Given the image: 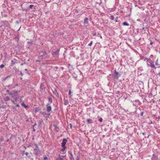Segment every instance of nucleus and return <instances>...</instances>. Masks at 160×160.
<instances>
[{
	"label": "nucleus",
	"mask_w": 160,
	"mask_h": 160,
	"mask_svg": "<svg viewBox=\"0 0 160 160\" xmlns=\"http://www.w3.org/2000/svg\"><path fill=\"white\" fill-rule=\"evenodd\" d=\"M44 88V84L43 83H42L40 85V89L41 90H43Z\"/></svg>",
	"instance_id": "obj_15"
},
{
	"label": "nucleus",
	"mask_w": 160,
	"mask_h": 160,
	"mask_svg": "<svg viewBox=\"0 0 160 160\" xmlns=\"http://www.w3.org/2000/svg\"><path fill=\"white\" fill-rule=\"evenodd\" d=\"M67 142V140L66 138H64L62 140V142L61 144V146L62 147H64V146H65V144L66 142Z\"/></svg>",
	"instance_id": "obj_5"
},
{
	"label": "nucleus",
	"mask_w": 160,
	"mask_h": 160,
	"mask_svg": "<svg viewBox=\"0 0 160 160\" xmlns=\"http://www.w3.org/2000/svg\"><path fill=\"white\" fill-rule=\"evenodd\" d=\"M153 43L151 41V42H150V44L151 45H152V44H153Z\"/></svg>",
	"instance_id": "obj_40"
},
{
	"label": "nucleus",
	"mask_w": 160,
	"mask_h": 160,
	"mask_svg": "<svg viewBox=\"0 0 160 160\" xmlns=\"http://www.w3.org/2000/svg\"><path fill=\"white\" fill-rule=\"evenodd\" d=\"M12 102H13L14 103H15V102L14 101L12 100L11 101Z\"/></svg>",
	"instance_id": "obj_51"
},
{
	"label": "nucleus",
	"mask_w": 160,
	"mask_h": 160,
	"mask_svg": "<svg viewBox=\"0 0 160 160\" xmlns=\"http://www.w3.org/2000/svg\"><path fill=\"white\" fill-rule=\"evenodd\" d=\"M70 128H72V125L71 124H70Z\"/></svg>",
	"instance_id": "obj_52"
},
{
	"label": "nucleus",
	"mask_w": 160,
	"mask_h": 160,
	"mask_svg": "<svg viewBox=\"0 0 160 160\" xmlns=\"http://www.w3.org/2000/svg\"><path fill=\"white\" fill-rule=\"evenodd\" d=\"M143 112H141V113H140L141 116H143Z\"/></svg>",
	"instance_id": "obj_35"
},
{
	"label": "nucleus",
	"mask_w": 160,
	"mask_h": 160,
	"mask_svg": "<svg viewBox=\"0 0 160 160\" xmlns=\"http://www.w3.org/2000/svg\"><path fill=\"white\" fill-rule=\"evenodd\" d=\"M9 141V139H7V142H8Z\"/></svg>",
	"instance_id": "obj_56"
},
{
	"label": "nucleus",
	"mask_w": 160,
	"mask_h": 160,
	"mask_svg": "<svg viewBox=\"0 0 160 160\" xmlns=\"http://www.w3.org/2000/svg\"><path fill=\"white\" fill-rule=\"evenodd\" d=\"M137 21H140V19H138V20H137Z\"/></svg>",
	"instance_id": "obj_61"
},
{
	"label": "nucleus",
	"mask_w": 160,
	"mask_h": 160,
	"mask_svg": "<svg viewBox=\"0 0 160 160\" xmlns=\"http://www.w3.org/2000/svg\"><path fill=\"white\" fill-rule=\"evenodd\" d=\"M54 127L55 130L58 131V130L59 129V128L56 125H54Z\"/></svg>",
	"instance_id": "obj_20"
},
{
	"label": "nucleus",
	"mask_w": 160,
	"mask_h": 160,
	"mask_svg": "<svg viewBox=\"0 0 160 160\" xmlns=\"http://www.w3.org/2000/svg\"><path fill=\"white\" fill-rule=\"evenodd\" d=\"M110 19L111 20H113L114 19V17L113 15H111L110 17Z\"/></svg>",
	"instance_id": "obj_24"
},
{
	"label": "nucleus",
	"mask_w": 160,
	"mask_h": 160,
	"mask_svg": "<svg viewBox=\"0 0 160 160\" xmlns=\"http://www.w3.org/2000/svg\"><path fill=\"white\" fill-rule=\"evenodd\" d=\"M64 105H67L68 104L69 102L68 101V100L67 99H66L65 98H64Z\"/></svg>",
	"instance_id": "obj_10"
},
{
	"label": "nucleus",
	"mask_w": 160,
	"mask_h": 160,
	"mask_svg": "<svg viewBox=\"0 0 160 160\" xmlns=\"http://www.w3.org/2000/svg\"><path fill=\"white\" fill-rule=\"evenodd\" d=\"M102 118H100L99 119V121L100 122H102Z\"/></svg>",
	"instance_id": "obj_37"
},
{
	"label": "nucleus",
	"mask_w": 160,
	"mask_h": 160,
	"mask_svg": "<svg viewBox=\"0 0 160 160\" xmlns=\"http://www.w3.org/2000/svg\"><path fill=\"white\" fill-rule=\"evenodd\" d=\"M25 151H24V150H23V151H22V153L23 154H24V153H25Z\"/></svg>",
	"instance_id": "obj_44"
},
{
	"label": "nucleus",
	"mask_w": 160,
	"mask_h": 160,
	"mask_svg": "<svg viewBox=\"0 0 160 160\" xmlns=\"http://www.w3.org/2000/svg\"><path fill=\"white\" fill-rule=\"evenodd\" d=\"M62 147V148L61 149V151L62 152H63L66 149L67 147L66 146H64V147Z\"/></svg>",
	"instance_id": "obj_22"
},
{
	"label": "nucleus",
	"mask_w": 160,
	"mask_h": 160,
	"mask_svg": "<svg viewBox=\"0 0 160 160\" xmlns=\"http://www.w3.org/2000/svg\"><path fill=\"white\" fill-rule=\"evenodd\" d=\"M23 63H22V64H21V65L22 66L23 65Z\"/></svg>",
	"instance_id": "obj_59"
},
{
	"label": "nucleus",
	"mask_w": 160,
	"mask_h": 160,
	"mask_svg": "<svg viewBox=\"0 0 160 160\" xmlns=\"http://www.w3.org/2000/svg\"><path fill=\"white\" fill-rule=\"evenodd\" d=\"M53 93L56 96H58V94L56 90H55L53 92Z\"/></svg>",
	"instance_id": "obj_19"
},
{
	"label": "nucleus",
	"mask_w": 160,
	"mask_h": 160,
	"mask_svg": "<svg viewBox=\"0 0 160 160\" xmlns=\"http://www.w3.org/2000/svg\"><path fill=\"white\" fill-rule=\"evenodd\" d=\"M55 68H56V69L58 68V67H55Z\"/></svg>",
	"instance_id": "obj_57"
},
{
	"label": "nucleus",
	"mask_w": 160,
	"mask_h": 160,
	"mask_svg": "<svg viewBox=\"0 0 160 160\" xmlns=\"http://www.w3.org/2000/svg\"><path fill=\"white\" fill-rule=\"evenodd\" d=\"M3 141V138L2 137L1 138H0V142H2Z\"/></svg>",
	"instance_id": "obj_31"
},
{
	"label": "nucleus",
	"mask_w": 160,
	"mask_h": 160,
	"mask_svg": "<svg viewBox=\"0 0 160 160\" xmlns=\"http://www.w3.org/2000/svg\"><path fill=\"white\" fill-rule=\"evenodd\" d=\"M101 3H102V2H100V3L99 4V5H100Z\"/></svg>",
	"instance_id": "obj_62"
},
{
	"label": "nucleus",
	"mask_w": 160,
	"mask_h": 160,
	"mask_svg": "<svg viewBox=\"0 0 160 160\" xmlns=\"http://www.w3.org/2000/svg\"><path fill=\"white\" fill-rule=\"evenodd\" d=\"M21 105L22 107H24L25 108H26L27 107H28V106L26 105L24 102H22V103Z\"/></svg>",
	"instance_id": "obj_17"
},
{
	"label": "nucleus",
	"mask_w": 160,
	"mask_h": 160,
	"mask_svg": "<svg viewBox=\"0 0 160 160\" xmlns=\"http://www.w3.org/2000/svg\"><path fill=\"white\" fill-rule=\"evenodd\" d=\"M22 76H23V74L21 72H20Z\"/></svg>",
	"instance_id": "obj_47"
},
{
	"label": "nucleus",
	"mask_w": 160,
	"mask_h": 160,
	"mask_svg": "<svg viewBox=\"0 0 160 160\" xmlns=\"http://www.w3.org/2000/svg\"><path fill=\"white\" fill-rule=\"evenodd\" d=\"M118 18V17H117L115 18V22H118V20H117Z\"/></svg>",
	"instance_id": "obj_34"
},
{
	"label": "nucleus",
	"mask_w": 160,
	"mask_h": 160,
	"mask_svg": "<svg viewBox=\"0 0 160 160\" xmlns=\"http://www.w3.org/2000/svg\"><path fill=\"white\" fill-rule=\"evenodd\" d=\"M37 125V123H36L34 125H32V126L33 127L34 126Z\"/></svg>",
	"instance_id": "obj_41"
},
{
	"label": "nucleus",
	"mask_w": 160,
	"mask_h": 160,
	"mask_svg": "<svg viewBox=\"0 0 160 160\" xmlns=\"http://www.w3.org/2000/svg\"><path fill=\"white\" fill-rule=\"evenodd\" d=\"M48 100L49 102H50L51 103L52 102V98L51 97H49L48 98Z\"/></svg>",
	"instance_id": "obj_25"
},
{
	"label": "nucleus",
	"mask_w": 160,
	"mask_h": 160,
	"mask_svg": "<svg viewBox=\"0 0 160 160\" xmlns=\"http://www.w3.org/2000/svg\"><path fill=\"white\" fill-rule=\"evenodd\" d=\"M34 6V5H31L29 7V8H32Z\"/></svg>",
	"instance_id": "obj_33"
},
{
	"label": "nucleus",
	"mask_w": 160,
	"mask_h": 160,
	"mask_svg": "<svg viewBox=\"0 0 160 160\" xmlns=\"http://www.w3.org/2000/svg\"><path fill=\"white\" fill-rule=\"evenodd\" d=\"M75 12H76L77 13H78V10L76 9V10H75Z\"/></svg>",
	"instance_id": "obj_42"
},
{
	"label": "nucleus",
	"mask_w": 160,
	"mask_h": 160,
	"mask_svg": "<svg viewBox=\"0 0 160 160\" xmlns=\"http://www.w3.org/2000/svg\"><path fill=\"white\" fill-rule=\"evenodd\" d=\"M50 105L49 104H48L47 105V108L46 110L48 112H49L52 110L51 107Z\"/></svg>",
	"instance_id": "obj_7"
},
{
	"label": "nucleus",
	"mask_w": 160,
	"mask_h": 160,
	"mask_svg": "<svg viewBox=\"0 0 160 160\" xmlns=\"http://www.w3.org/2000/svg\"><path fill=\"white\" fill-rule=\"evenodd\" d=\"M69 95H70V98H71V96H72V95L71 94V90H70L69 92Z\"/></svg>",
	"instance_id": "obj_27"
},
{
	"label": "nucleus",
	"mask_w": 160,
	"mask_h": 160,
	"mask_svg": "<svg viewBox=\"0 0 160 160\" xmlns=\"http://www.w3.org/2000/svg\"><path fill=\"white\" fill-rule=\"evenodd\" d=\"M25 154L27 156H28V154H29L27 152H26Z\"/></svg>",
	"instance_id": "obj_38"
},
{
	"label": "nucleus",
	"mask_w": 160,
	"mask_h": 160,
	"mask_svg": "<svg viewBox=\"0 0 160 160\" xmlns=\"http://www.w3.org/2000/svg\"><path fill=\"white\" fill-rule=\"evenodd\" d=\"M31 159L32 160H33V159L32 158Z\"/></svg>",
	"instance_id": "obj_64"
},
{
	"label": "nucleus",
	"mask_w": 160,
	"mask_h": 160,
	"mask_svg": "<svg viewBox=\"0 0 160 160\" xmlns=\"http://www.w3.org/2000/svg\"><path fill=\"white\" fill-rule=\"evenodd\" d=\"M6 92L8 93L9 92V91L8 90H7Z\"/></svg>",
	"instance_id": "obj_45"
},
{
	"label": "nucleus",
	"mask_w": 160,
	"mask_h": 160,
	"mask_svg": "<svg viewBox=\"0 0 160 160\" xmlns=\"http://www.w3.org/2000/svg\"><path fill=\"white\" fill-rule=\"evenodd\" d=\"M35 129L34 128H33V131L35 132Z\"/></svg>",
	"instance_id": "obj_49"
},
{
	"label": "nucleus",
	"mask_w": 160,
	"mask_h": 160,
	"mask_svg": "<svg viewBox=\"0 0 160 160\" xmlns=\"http://www.w3.org/2000/svg\"><path fill=\"white\" fill-rule=\"evenodd\" d=\"M28 43H30V44H31L32 43V42H28Z\"/></svg>",
	"instance_id": "obj_50"
},
{
	"label": "nucleus",
	"mask_w": 160,
	"mask_h": 160,
	"mask_svg": "<svg viewBox=\"0 0 160 160\" xmlns=\"http://www.w3.org/2000/svg\"><path fill=\"white\" fill-rule=\"evenodd\" d=\"M97 35L96 34V33H94V34L93 35V36H96Z\"/></svg>",
	"instance_id": "obj_46"
},
{
	"label": "nucleus",
	"mask_w": 160,
	"mask_h": 160,
	"mask_svg": "<svg viewBox=\"0 0 160 160\" xmlns=\"http://www.w3.org/2000/svg\"><path fill=\"white\" fill-rule=\"evenodd\" d=\"M43 160H48V157L46 156V155H44L43 156Z\"/></svg>",
	"instance_id": "obj_23"
},
{
	"label": "nucleus",
	"mask_w": 160,
	"mask_h": 160,
	"mask_svg": "<svg viewBox=\"0 0 160 160\" xmlns=\"http://www.w3.org/2000/svg\"><path fill=\"white\" fill-rule=\"evenodd\" d=\"M8 94H9V95H12V93H9H9H8Z\"/></svg>",
	"instance_id": "obj_48"
},
{
	"label": "nucleus",
	"mask_w": 160,
	"mask_h": 160,
	"mask_svg": "<svg viewBox=\"0 0 160 160\" xmlns=\"http://www.w3.org/2000/svg\"><path fill=\"white\" fill-rule=\"evenodd\" d=\"M68 152L70 154L71 157L70 158V159H71L72 158L73 160L74 159V158L73 157V156L72 154V153L71 151H69Z\"/></svg>",
	"instance_id": "obj_14"
},
{
	"label": "nucleus",
	"mask_w": 160,
	"mask_h": 160,
	"mask_svg": "<svg viewBox=\"0 0 160 160\" xmlns=\"http://www.w3.org/2000/svg\"><path fill=\"white\" fill-rule=\"evenodd\" d=\"M10 98L8 96H7L3 98V100L5 101H7L10 100Z\"/></svg>",
	"instance_id": "obj_13"
},
{
	"label": "nucleus",
	"mask_w": 160,
	"mask_h": 160,
	"mask_svg": "<svg viewBox=\"0 0 160 160\" xmlns=\"http://www.w3.org/2000/svg\"><path fill=\"white\" fill-rule=\"evenodd\" d=\"M12 97H14V96H16L18 95V92L17 91L14 92L13 93H12Z\"/></svg>",
	"instance_id": "obj_12"
},
{
	"label": "nucleus",
	"mask_w": 160,
	"mask_h": 160,
	"mask_svg": "<svg viewBox=\"0 0 160 160\" xmlns=\"http://www.w3.org/2000/svg\"><path fill=\"white\" fill-rule=\"evenodd\" d=\"M59 51V49H58L56 51L52 52V54L54 57H58Z\"/></svg>",
	"instance_id": "obj_4"
},
{
	"label": "nucleus",
	"mask_w": 160,
	"mask_h": 160,
	"mask_svg": "<svg viewBox=\"0 0 160 160\" xmlns=\"http://www.w3.org/2000/svg\"><path fill=\"white\" fill-rule=\"evenodd\" d=\"M148 59H149L148 58H145V59H144V60L145 61L146 60H147V62H148Z\"/></svg>",
	"instance_id": "obj_36"
},
{
	"label": "nucleus",
	"mask_w": 160,
	"mask_h": 160,
	"mask_svg": "<svg viewBox=\"0 0 160 160\" xmlns=\"http://www.w3.org/2000/svg\"><path fill=\"white\" fill-rule=\"evenodd\" d=\"M16 62L14 61L13 60H12L11 61V66H12L14 64H16Z\"/></svg>",
	"instance_id": "obj_16"
},
{
	"label": "nucleus",
	"mask_w": 160,
	"mask_h": 160,
	"mask_svg": "<svg viewBox=\"0 0 160 160\" xmlns=\"http://www.w3.org/2000/svg\"><path fill=\"white\" fill-rule=\"evenodd\" d=\"M157 60L156 62H155V64L156 65H158V62H157Z\"/></svg>",
	"instance_id": "obj_43"
},
{
	"label": "nucleus",
	"mask_w": 160,
	"mask_h": 160,
	"mask_svg": "<svg viewBox=\"0 0 160 160\" xmlns=\"http://www.w3.org/2000/svg\"><path fill=\"white\" fill-rule=\"evenodd\" d=\"M122 25L123 26H129V24L127 23V22H125L122 23Z\"/></svg>",
	"instance_id": "obj_18"
},
{
	"label": "nucleus",
	"mask_w": 160,
	"mask_h": 160,
	"mask_svg": "<svg viewBox=\"0 0 160 160\" xmlns=\"http://www.w3.org/2000/svg\"><path fill=\"white\" fill-rule=\"evenodd\" d=\"M47 53L46 51H41L40 52V56H43L47 54Z\"/></svg>",
	"instance_id": "obj_9"
},
{
	"label": "nucleus",
	"mask_w": 160,
	"mask_h": 160,
	"mask_svg": "<svg viewBox=\"0 0 160 160\" xmlns=\"http://www.w3.org/2000/svg\"><path fill=\"white\" fill-rule=\"evenodd\" d=\"M92 43V41H91V42L88 44V46H91Z\"/></svg>",
	"instance_id": "obj_32"
},
{
	"label": "nucleus",
	"mask_w": 160,
	"mask_h": 160,
	"mask_svg": "<svg viewBox=\"0 0 160 160\" xmlns=\"http://www.w3.org/2000/svg\"><path fill=\"white\" fill-rule=\"evenodd\" d=\"M4 67V65L3 64H2L0 65V68H2Z\"/></svg>",
	"instance_id": "obj_30"
},
{
	"label": "nucleus",
	"mask_w": 160,
	"mask_h": 160,
	"mask_svg": "<svg viewBox=\"0 0 160 160\" xmlns=\"http://www.w3.org/2000/svg\"><path fill=\"white\" fill-rule=\"evenodd\" d=\"M43 122V121L42 120H41L38 121V123L39 125H40Z\"/></svg>",
	"instance_id": "obj_21"
},
{
	"label": "nucleus",
	"mask_w": 160,
	"mask_h": 160,
	"mask_svg": "<svg viewBox=\"0 0 160 160\" xmlns=\"http://www.w3.org/2000/svg\"><path fill=\"white\" fill-rule=\"evenodd\" d=\"M158 74L159 75L160 74V72H159Z\"/></svg>",
	"instance_id": "obj_63"
},
{
	"label": "nucleus",
	"mask_w": 160,
	"mask_h": 160,
	"mask_svg": "<svg viewBox=\"0 0 160 160\" xmlns=\"http://www.w3.org/2000/svg\"><path fill=\"white\" fill-rule=\"evenodd\" d=\"M19 38H20V37H15L14 38V39H16V40H17V41H18V40L19 39Z\"/></svg>",
	"instance_id": "obj_28"
},
{
	"label": "nucleus",
	"mask_w": 160,
	"mask_h": 160,
	"mask_svg": "<svg viewBox=\"0 0 160 160\" xmlns=\"http://www.w3.org/2000/svg\"><path fill=\"white\" fill-rule=\"evenodd\" d=\"M16 106H17V107H19V105L17 104V105Z\"/></svg>",
	"instance_id": "obj_58"
},
{
	"label": "nucleus",
	"mask_w": 160,
	"mask_h": 160,
	"mask_svg": "<svg viewBox=\"0 0 160 160\" xmlns=\"http://www.w3.org/2000/svg\"><path fill=\"white\" fill-rule=\"evenodd\" d=\"M112 75L114 78L116 79H118L120 76V75H119V73L117 72L116 70L115 71L114 73L112 74Z\"/></svg>",
	"instance_id": "obj_3"
},
{
	"label": "nucleus",
	"mask_w": 160,
	"mask_h": 160,
	"mask_svg": "<svg viewBox=\"0 0 160 160\" xmlns=\"http://www.w3.org/2000/svg\"><path fill=\"white\" fill-rule=\"evenodd\" d=\"M77 160H79V159L78 156H77L76 157Z\"/></svg>",
	"instance_id": "obj_39"
},
{
	"label": "nucleus",
	"mask_w": 160,
	"mask_h": 160,
	"mask_svg": "<svg viewBox=\"0 0 160 160\" xmlns=\"http://www.w3.org/2000/svg\"><path fill=\"white\" fill-rule=\"evenodd\" d=\"M34 146H35V148L33 147H32V148H33L34 151L35 152L34 154L36 155H38L40 152V151L37 144L34 143Z\"/></svg>",
	"instance_id": "obj_1"
},
{
	"label": "nucleus",
	"mask_w": 160,
	"mask_h": 160,
	"mask_svg": "<svg viewBox=\"0 0 160 160\" xmlns=\"http://www.w3.org/2000/svg\"><path fill=\"white\" fill-rule=\"evenodd\" d=\"M25 70L26 71H27L28 69H25Z\"/></svg>",
	"instance_id": "obj_60"
},
{
	"label": "nucleus",
	"mask_w": 160,
	"mask_h": 160,
	"mask_svg": "<svg viewBox=\"0 0 160 160\" xmlns=\"http://www.w3.org/2000/svg\"><path fill=\"white\" fill-rule=\"evenodd\" d=\"M89 22H88V18L86 17L85 18L84 20L83 24L84 25H85L87 24H88Z\"/></svg>",
	"instance_id": "obj_8"
},
{
	"label": "nucleus",
	"mask_w": 160,
	"mask_h": 160,
	"mask_svg": "<svg viewBox=\"0 0 160 160\" xmlns=\"http://www.w3.org/2000/svg\"><path fill=\"white\" fill-rule=\"evenodd\" d=\"M44 112H42V113H41V114H42V115H44Z\"/></svg>",
	"instance_id": "obj_53"
},
{
	"label": "nucleus",
	"mask_w": 160,
	"mask_h": 160,
	"mask_svg": "<svg viewBox=\"0 0 160 160\" xmlns=\"http://www.w3.org/2000/svg\"><path fill=\"white\" fill-rule=\"evenodd\" d=\"M87 122L88 124H90L93 123V120L91 119H87Z\"/></svg>",
	"instance_id": "obj_11"
},
{
	"label": "nucleus",
	"mask_w": 160,
	"mask_h": 160,
	"mask_svg": "<svg viewBox=\"0 0 160 160\" xmlns=\"http://www.w3.org/2000/svg\"><path fill=\"white\" fill-rule=\"evenodd\" d=\"M47 115H50V113H48L47 114Z\"/></svg>",
	"instance_id": "obj_55"
},
{
	"label": "nucleus",
	"mask_w": 160,
	"mask_h": 160,
	"mask_svg": "<svg viewBox=\"0 0 160 160\" xmlns=\"http://www.w3.org/2000/svg\"><path fill=\"white\" fill-rule=\"evenodd\" d=\"M148 67H151L152 68L156 69V68L154 64V62H153L150 59H149L148 60L147 62Z\"/></svg>",
	"instance_id": "obj_2"
},
{
	"label": "nucleus",
	"mask_w": 160,
	"mask_h": 160,
	"mask_svg": "<svg viewBox=\"0 0 160 160\" xmlns=\"http://www.w3.org/2000/svg\"><path fill=\"white\" fill-rule=\"evenodd\" d=\"M60 154H59V156L58 158V159H59V160H63V158H61V157H60Z\"/></svg>",
	"instance_id": "obj_26"
},
{
	"label": "nucleus",
	"mask_w": 160,
	"mask_h": 160,
	"mask_svg": "<svg viewBox=\"0 0 160 160\" xmlns=\"http://www.w3.org/2000/svg\"><path fill=\"white\" fill-rule=\"evenodd\" d=\"M158 159V155L154 153L153 154L151 158L152 160H157Z\"/></svg>",
	"instance_id": "obj_6"
},
{
	"label": "nucleus",
	"mask_w": 160,
	"mask_h": 160,
	"mask_svg": "<svg viewBox=\"0 0 160 160\" xmlns=\"http://www.w3.org/2000/svg\"><path fill=\"white\" fill-rule=\"evenodd\" d=\"M97 36L98 37H99L101 39L102 38V36L100 35V34L99 33H98Z\"/></svg>",
	"instance_id": "obj_29"
},
{
	"label": "nucleus",
	"mask_w": 160,
	"mask_h": 160,
	"mask_svg": "<svg viewBox=\"0 0 160 160\" xmlns=\"http://www.w3.org/2000/svg\"><path fill=\"white\" fill-rule=\"evenodd\" d=\"M142 134L143 135H145V133L144 132L142 133Z\"/></svg>",
	"instance_id": "obj_54"
}]
</instances>
